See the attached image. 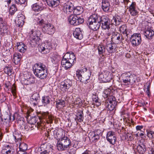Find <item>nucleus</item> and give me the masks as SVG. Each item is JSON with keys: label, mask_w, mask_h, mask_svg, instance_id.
I'll use <instances>...</instances> for the list:
<instances>
[{"label": "nucleus", "mask_w": 154, "mask_h": 154, "mask_svg": "<svg viewBox=\"0 0 154 154\" xmlns=\"http://www.w3.org/2000/svg\"><path fill=\"white\" fill-rule=\"evenodd\" d=\"M33 71L35 75L41 79H45L48 75L46 66L41 63L35 65L33 67Z\"/></svg>", "instance_id": "obj_1"}, {"label": "nucleus", "mask_w": 154, "mask_h": 154, "mask_svg": "<svg viewBox=\"0 0 154 154\" xmlns=\"http://www.w3.org/2000/svg\"><path fill=\"white\" fill-rule=\"evenodd\" d=\"M108 92L105 90L103 92V96L104 98L108 97L107 100L106 101L105 105L110 111L113 110L115 108L117 102L115 97L113 96H109Z\"/></svg>", "instance_id": "obj_2"}, {"label": "nucleus", "mask_w": 154, "mask_h": 154, "mask_svg": "<svg viewBox=\"0 0 154 154\" xmlns=\"http://www.w3.org/2000/svg\"><path fill=\"white\" fill-rule=\"evenodd\" d=\"M98 15L97 14H94L91 15L89 18L88 22L89 27L94 31H97L99 28L100 23L98 18Z\"/></svg>", "instance_id": "obj_3"}, {"label": "nucleus", "mask_w": 154, "mask_h": 154, "mask_svg": "<svg viewBox=\"0 0 154 154\" xmlns=\"http://www.w3.org/2000/svg\"><path fill=\"white\" fill-rule=\"evenodd\" d=\"M71 141L67 137L64 136L58 141L57 147L59 150L63 151L70 148Z\"/></svg>", "instance_id": "obj_4"}, {"label": "nucleus", "mask_w": 154, "mask_h": 154, "mask_svg": "<svg viewBox=\"0 0 154 154\" xmlns=\"http://www.w3.org/2000/svg\"><path fill=\"white\" fill-rule=\"evenodd\" d=\"M123 85H127L134 83L137 80L136 75L131 74L130 72L123 73L122 75Z\"/></svg>", "instance_id": "obj_5"}, {"label": "nucleus", "mask_w": 154, "mask_h": 154, "mask_svg": "<svg viewBox=\"0 0 154 154\" xmlns=\"http://www.w3.org/2000/svg\"><path fill=\"white\" fill-rule=\"evenodd\" d=\"M30 33L29 44L32 47H35L37 46L39 43V41L40 39L39 36L38 35L40 34L39 31H34L32 30Z\"/></svg>", "instance_id": "obj_6"}, {"label": "nucleus", "mask_w": 154, "mask_h": 154, "mask_svg": "<svg viewBox=\"0 0 154 154\" xmlns=\"http://www.w3.org/2000/svg\"><path fill=\"white\" fill-rule=\"evenodd\" d=\"M99 21L100 24H101V27L104 29H109L110 28V20L108 17L106 15H103L101 17L98 15Z\"/></svg>", "instance_id": "obj_7"}, {"label": "nucleus", "mask_w": 154, "mask_h": 154, "mask_svg": "<svg viewBox=\"0 0 154 154\" xmlns=\"http://www.w3.org/2000/svg\"><path fill=\"white\" fill-rule=\"evenodd\" d=\"M103 131L100 129L96 130L90 132L88 134L89 138L91 141L95 142L99 139L100 137L102 136Z\"/></svg>", "instance_id": "obj_8"}, {"label": "nucleus", "mask_w": 154, "mask_h": 154, "mask_svg": "<svg viewBox=\"0 0 154 154\" xmlns=\"http://www.w3.org/2000/svg\"><path fill=\"white\" fill-rule=\"evenodd\" d=\"M130 41L133 46H137L141 42V35L140 33H134L130 38Z\"/></svg>", "instance_id": "obj_9"}, {"label": "nucleus", "mask_w": 154, "mask_h": 154, "mask_svg": "<svg viewBox=\"0 0 154 154\" xmlns=\"http://www.w3.org/2000/svg\"><path fill=\"white\" fill-rule=\"evenodd\" d=\"M99 78L103 82H109L112 79L109 72L104 71L100 73L99 75Z\"/></svg>", "instance_id": "obj_10"}, {"label": "nucleus", "mask_w": 154, "mask_h": 154, "mask_svg": "<svg viewBox=\"0 0 154 154\" xmlns=\"http://www.w3.org/2000/svg\"><path fill=\"white\" fill-rule=\"evenodd\" d=\"M51 49L52 47L51 43L48 42L42 44L38 48L39 51L44 54L49 52Z\"/></svg>", "instance_id": "obj_11"}, {"label": "nucleus", "mask_w": 154, "mask_h": 154, "mask_svg": "<svg viewBox=\"0 0 154 154\" xmlns=\"http://www.w3.org/2000/svg\"><path fill=\"white\" fill-rule=\"evenodd\" d=\"M55 30L54 26L49 23L45 24L42 29L43 32L49 35L53 34Z\"/></svg>", "instance_id": "obj_12"}, {"label": "nucleus", "mask_w": 154, "mask_h": 154, "mask_svg": "<svg viewBox=\"0 0 154 154\" xmlns=\"http://www.w3.org/2000/svg\"><path fill=\"white\" fill-rule=\"evenodd\" d=\"M72 85V82L70 80H66L61 82L60 88L63 91H67Z\"/></svg>", "instance_id": "obj_13"}, {"label": "nucleus", "mask_w": 154, "mask_h": 154, "mask_svg": "<svg viewBox=\"0 0 154 154\" xmlns=\"http://www.w3.org/2000/svg\"><path fill=\"white\" fill-rule=\"evenodd\" d=\"M74 9L73 4L71 2H68L65 3L63 6V11L66 14H69Z\"/></svg>", "instance_id": "obj_14"}, {"label": "nucleus", "mask_w": 154, "mask_h": 154, "mask_svg": "<svg viewBox=\"0 0 154 154\" xmlns=\"http://www.w3.org/2000/svg\"><path fill=\"white\" fill-rule=\"evenodd\" d=\"M2 154H15V150L11 145H6L1 151Z\"/></svg>", "instance_id": "obj_15"}, {"label": "nucleus", "mask_w": 154, "mask_h": 154, "mask_svg": "<svg viewBox=\"0 0 154 154\" xmlns=\"http://www.w3.org/2000/svg\"><path fill=\"white\" fill-rule=\"evenodd\" d=\"M8 26L6 22L2 17H0V34L3 35L4 33L7 32Z\"/></svg>", "instance_id": "obj_16"}, {"label": "nucleus", "mask_w": 154, "mask_h": 154, "mask_svg": "<svg viewBox=\"0 0 154 154\" xmlns=\"http://www.w3.org/2000/svg\"><path fill=\"white\" fill-rule=\"evenodd\" d=\"M122 38L121 34L114 32L112 33V36L111 41L115 44H118L121 42Z\"/></svg>", "instance_id": "obj_17"}, {"label": "nucleus", "mask_w": 154, "mask_h": 154, "mask_svg": "<svg viewBox=\"0 0 154 154\" xmlns=\"http://www.w3.org/2000/svg\"><path fill=\"white\" fill-rule=\"evenodd\" d=\"M63 58L67 60L73 65L76 62V58L74 54L73 53L70 54L68 53H66L63 57Z\"/></svg>", "instance_id": "obj_18"}, {"label": "nucleus", "mask_w": 154, "mask_h": 154, "mask_svg": "<svg viewBox=\"0 0 154 154\" xmlns=\"http://www.w3.org/2000/svg\"><path fill=\"white\" fill-rule=\"evenodd\" d=\"M52 147H53L51 146V145L45 143L41 145L40 149H42L41 151L43 150V152H46L49 153V152L52 151Z\"/></svg>", "instance_id": "obj_19"}, {"label": "nucleus", "mask_w": 154, "mask_h": 154, "mask_svg": "<svg viewBox=\"0 0 154 154\" xmlns=\"http://www.w3.org/2000/svg\"><path fill=\"white\" fill-rule=\"evenodd\" d=\"M73 35L75 38L81 40L83 38V35L81 29L79 28H76L73 31Z\"/></svg>", "instance_id": "obj_20"}, {"label": "nucleus", "mask_w": 154, "mask_h": 154, "mask_svg": "<svg viewBox=\"0 0 154 154\" xmlns=\"http://www.w3.org/2000/svg\"><path fill=\"white\" fill-rule=\"evenodd\" d=\"M30 100L32 102L35 101L33 103L34 106L36 105L40 100L39 94L36 92L33 94L30 98Z\"/></svg>", "instance_id": "obj_21"}, {"label": "nucleus", "mask_w": 154, "mask_h": 154, "mask_svg": "<svg viewBox=\"0 0 154 154\" xmlns=\"http://www.w3.org/2000/svg\"><path fill=\"white\" fill-rule=\"evenodd\" d=\"M61 64L62 66L66 69H67L70 68L73 65L69 62L66 59L63 58L61 61Z\"/></svg>", "instance_id": "obj_22"}, {"label": "nucleus", "mask_w": 154, "mask_h": 154, "mask_svg": "<svg viewBox=\"0 0 154 154\" xmlns=\"http://www.w3.org/2000/svg\"><path fill=\"white\" fill-rule=\"evenodd\" d=\"M109 3L107 0H102V7L104 11L108 12L109 10Z\"/></svg>", "instance_id": "obj_23"}, {"label": "nucleus", "mask_w": 154, "mask_h": 154, "mask_svg": "<svg viewBox=\"0 0 154 154\" xmlns=\"http://www.w3.org/2000/svg\"><path fill=\"white\" fill-rule=\"evenodd\" d=\"M48 5L51 7L57 6L60 3V0H46Z\"/></svg>", "instance_id": "obj_24"}, {"label": "nucleus", "mask_w": 154, "mask_h": 154, "mask_svg": "<svg viewBox=\"0 0 154 154\" xmlns=\"http://www.w3.org/2000/svg\"><path fill=\"white\" fill-rule=\"evenodd\" d=\"M144 35L149 39H152L154 35V31L150 29H148L145 31Z\"/></svg>", "instance_id": "obj_25"}, {"label": "nucleus", "mask_w": 154, "mask_h": 154, "mask_svg": "<svg viewBox=\"0 0 154 154\" xmlns=\"http://www.w3.org/2000/svg\"><path fill=\"white\" fill-rule=\"evenodd\" d=\"M78 18V16L76 15H71L68 18L69 22L72 25L77 26V19Z\"/></svg>", "instance_id": "obj_26"}, {"label": "nucleus", "mask_w": 154, "mask_h": 154, "mask_svg": "<svg viewBox=\"0 0 154 154\" xmlns=\"http://www.w3.org/2000/svg\"><path fill=\"white\" fill-rule=\"evenodd\" d=\"M135 3L132 2L129 7V11L131 15L136 16L138 14V12L135 9Z\"/></svg>", "instance_id": "obj_27"}, {"label": "nucleus", "mask_w": 154, "mask_h": 154, "mask_svg": "<svg viewBox=\"0 0 154 154\" xmlns=\"http://www.w3.org/2000/svg\"><path fill=\"white\" fill-rule=\"evenodd\" d=\"M27 47L22 42L17 43V49L18 51L21 53L24 52L26 50Z\"/></svg>", "instance_id": "obj_28"}, {"label": "nucleus", "mask_w": 154, "mask_h": 154, "mask_svg": "<svg viewBox=\"0 0 154 154\" xmlns=\"http://www.w3.org/2000/svg\"><path fill=\"white\" fill-rule=\"evenodd\" d=\"M22 57L21 54L19 53H15L14 54L13 60L14 63L17 64L19 63Z\"/></svg>", "instance_id": "obj_29"}, {"label": "nucleus", "mask_w": 154, "mask_h": 154, "mask_svg": "<svg viewBox=\"0 0 154 154\" xmlns=\"http://www.w3.org/2000/svg\"><path fill=\"white\" fill-rule=\"evenodd\" d=\"M122 20L119 16L114 17L111 20V23L116 26H118L120 24Z\"/></svg>", "instance_id": "obj_30"}, {"label": "nucleus", "mask_w": 154, "mask_h": 154, "mask_svg": "<svg viewBox=\"0 0 154 154\" xmlns=\"http://www.w3.org/2000/svg\"><path fill=\"white\" fill-rule=\"evenodd\" d=\"M27 147L28 145L26 143H20L19 146L20 151L18 152V154H20L21 152H24L23 154H25V151L27 149Z\"/></svg>", "instance_id": "obj_31"}, {"label": "nucleus", "mask_w": 154, "mask_h": 154, "mask_svg": "<svg viewBox=\"0 0 154 154\" xmlns=\"http://www.w3.org/2000/svg\"><path fill=\"white\" fill-rule=\"evenodd\" d=\"M32 9L35 11L38 12L43 10V8L41 4L39 5L37 3L33 4L32 6Z\"/></svg>", "instance_id": "obj_32"}, {"label": "nucleus", "mask_w": 154, "mask_h": 154, "mask_svg": "<svg viewBox=\"0 0 154 154\" xmlns=\"http://www.w3.org/2000/svg\"><path fill=\"white\" fill-rule=\"evenodd\" d=\"M83 12V9L82 7L77 6L75 8L74 7V9L73 12L74 15H79L82 13Z\"/></svg>", "instance_id": "obj_33"}, {"label": "nucleus", "mask_w": 154, "mask_h": 154, "mask_svg": "<svg viewBox=\"0 0 154 154\" xmlns=\"http://www.w3.org/2000/svg\"><path fill=\"white\" fill-rule=\"evenodd\" d=\"M137 149L139 153L142 154L144 153L146 150L145 146L143 144L138 145L137 147Z\"/></svg>", "instance_id": "obj_34"}, {"label": "nucleus", "mask_w": 154, "mask_h": 154, "mask_svg": "<svg viewBox=\"0 0 154 154\" xmlns=\"http://www.w3.org/2000/svg\"><path fill=\"white\" fill-rule=\"evenodd\" d=\"M29 123L31 125L35 124L37 121L38 118L36 116L31 117L29 116L27 118Z\"/></svg>", "instance_id": "obj_35"}, {"label": "nucleus", "mask_w": 154, "mask_h": 154, "mask_svg": "<svg viewBox=\"0 0 154 154\" xmlns=\"http://www.w3.org/2000/svg\"><path fill=\"white\" fill-rule=\"evenodd\" d=\"M91 75V74L90 72H86L84 73L82 77V82L86 84L87 83L86 82L87 80L90 79Z\"/></svg>", "instance_id": "obj_36"}, {"label": "nucleus", "mask_w": 154, "mask_h": 154, "mask_svg": "<svg viewBox=\"0 0 154 154\" xmlns=\"http://www.w3.org/2000/svg\"><path fill=\"white\" fill-rule=\"evenodd\" d=\"M106 49L108 52L112 53L116 51V47L114 45L112 44H108L106 46Z\"/></svg>", "instance_id": "obj_37"}, {"label": "nucleus", "mask_w": 154, "mask_h": 154, "mask_svg": "<svg viewBox=\"0 0 154 154\" xmlns=\"http://www.w3.org/2000/svg\"><path fill=\"white\" fill-rule=\"evenodd\" d=\"M24 16L23 15L18 17V20L17 21V23L18 26H22L24 24Z\"/></svg>", "instance_id": "obj_38"}, {"label": "nucleus", "mask_w": 154, "mask_h": 154, "mask_svg": "<svg viewBox=\"0 0 154 154\" xmlns=\"http://www.w3.org/2000/svg\"><path fill=\"white\" fill-rule=\"evenodd\" d=\"M65 102L64 100H58L56 101V107L58 109L64 107L65 106Z\"/></svg>", "instance_id": "obj_39"}, {"label": "nucleus", "mask_w": 154, "mask_h": 154, "mask_svg": "<svg viewBox=\"0 0 154 154\" xmlns=\"http://www.w3.org/2000/svg\"><path fill=\"white\" fill-rule=\"evenodd\" d=\"M13 137L15 139V142H19L21 141V135L17 131H15L13 133Z\"/></svg>", "instance_id": "obj_40"}, {"label": "nucleus", "mask_w": 154, "mask_h": 154, "mask_svg": "<svg viewBox=\"0 0 154 154\" xmlns=\"http://www.w3.org/2000/svg\"><path fill=\"white\" fill-rule=\"evenodd\" d=\"M12 69V67L11 66L8 65V66H5V67L4 69V70L5 73L9 75H11Z\"/></svg>", "instance_id": "obj_41"}, {"label": "nucleus", "mask_w": 154, "mask_h": 154, "mask_svg": "<svg viewBox=\"0 0 154 154\" xmlns=\"http://www.w3.org/2000/svg\"><path fill=\"white\" fill-rule=\"evenodd\" d=\"M60 59V56L55 54H54L51 57V61L53 63H57Z\"/></svg>", "instance_id": "obj_42"}, {"label": "nucleus", "mask_w": 154, "mask_h": 154, "mask_svg": "<svg viewBox=\"0 0 154 154\" xmlns=\"http://www.w3.org/2000/svg\"><path fill=\"white\" fill-rule=\"evenodd\" d=\"M50 99V98L48 96L42 97V102L44 106H45L46 105L49 103Z\"/></svg>", "instance_id": "obj_43"}, {"label": "nucleus", "mask_w": 154, "mask_h": 154, "mask_svg": "<svg viewBox=\"0 0 154 154\" xmlns=\"http://www.w3.org/2000/svg\"><path fill=\"white\" fill-rule=\"evenodd\" d=\"M2 119V121H3V119L5 120H12L13 121H14L15 119V118L14 116H11L8 115V114L6 113L3 116Z\"/></svg>", "instance_id": "obj_44"}, {"label": "nucleus", "mask_w": 154, "mask_h": 154, "mask_svg": "<svg viewBox=\"0 0 154 154\" xmlns=\"http://www.w3.org/2000/svg\"><path fill=\"white\" fill-rule=\"evenodd\" d=\"M105 48L102 45H100L98 47V50L99 55H102L105 53Z\"/></svg>", "instance_id": "obj_45"}, {"label": "nucleus", "mask_w": 154, "mask_h": 154, "mask_svg": "<svg viewBox=\"0 0 154 154\" xmlns=\"http://www.w3.org/2000/svg\"><path fill=\"white\" fill-rule=\"evenodd\" d=\"M82 71H77L76 72V75L75 77L77 81H80L82 82Z\"/></svg>", "instance_id": "obj_46"}, {"label": "nucleus", "mask_w": 154, "mask_h": 154, "mask_svg": "<svg viewBox=\"0 0 154 154\" xmlns=\"http://www.w3.org/2000/svg\"><path fill=\"white\" fill-rule=\"evenodd\" d=\"M127 27L125 25H122L119 27V31L121 32L123 34H125L126 36H128V32L126 31Z\"/></svg>", "instance_id": "obj_47"}, {"label": "nucleus", "mask_w": 154, "mask_h": 154, "mask_svg": "<svg viewBox=\"0 0 154 154\" xmlns=\"http://www.w3.org/2000/svg\"><path fill=\"white\" fill-rule=\"evenodd\" d=\"M18 124L19 125V126L20 129L23 130L24 129L25 130L26 129V123L24 120L23 121H19Z\"/></svg>", "instance_id": "obj_48"}, {"label": "nucleus", "mask_w": 154, "mask_h": 154, "mask_svg": "<svg viewBox=\"0 0 154 154\" xmlns=\"http://www.w3.org/2000/svg\"><path fill=\"white\" fill-rule=\"evenodd\" d=\"M107 140L109 143L112 145H114L115 143L116 140V137H108L106 138Z\"/></svg>", "instance_id": "obj_49"}, {"label": "nucleus", "mask_w": 154, "mask_h": 154, "mask_svg": "<svg viewBox=\"0 0 154 154\" xmlns=\"http://www.w3.org/2000/svg\"><path fill=\"white\" fill-rule=\"evenodd\" d=\"M17 11V8L15 5L13 4L9 9V12L11 15H13Z\"/></svg>", "instance_id": "obj_50"}, {"label": "nucleus", "mask_w": 154, "mask_h": 154, "mask_svg": "<svg viewBox=\"0 0 154 154\" xmlns=\"http://www.w3.org/2000/svg\"><path fill=\"white\" fill-rule=\"evenodd\" d=\"M147 135L150 139H154V131L151 130L147 131Z\"/></svg>", "instance_id": "obj_51"}, {"label": "nucleus", "mask_w": 154, "mask_h": 154, "mask_svg": "<svg viewBox=\"0 0 154 154\" xmlns=\"http://www.w3.org/2000/svg\"><path fill=\"white\" fill-rule=\"evenodd\" d=\"M145 86H146L147 88H145L144 89L145 91H146V93L147 94L148 96L149 97L150 96V84L149 83V84L147 85V84L145 85Z\"/></svg>", "instance_id": "obj_52"}, {"label": "nucleus", "mask_w": 154, "mask_h": 154, "mask_svg": "<svg viewBox=\"0 0 154 154\" xmlns=\"http://www.w3.org/2000/svg\"><path fill=\"white\" fill-rule=\"evenodd\" d=\"M83 113H79L78 115L77 116V118L78 121L79 122H81L83 121L84 117L82 115Z\"/></svg>", "instance_id": "obj_53"}, {"label": "nucleus", "mask_w": 154, "mask_h": 154, "mask_svg": "<svg viewBox=\"0 0 154 154\" xmlns=\"http://www.w3.org/2000/svg\"><path fill=\"white\" fill-rule=\"evenodd\" d=\"M111 137H116L114 132L113 131H109L108 132L107 134L106 138Z\"/></svg>", "instance_id": "obj_54"}, {"label": "nucleus", "mask_w": 154, "mask_h": 154, "mask_svg": "<svg viewBox=\"0 0 154 154\" xmlns=\"http://www.w3.org/2000/svg\"><path fill=\"white\" fill-rule=\"evenodd\" d=\"M84 22V20L83 18L80 17H78V18L77 19V25H79L80 24Z\"/></svg>", "instance_id": "obj_55"}, {"label": "nucleus", "mask_w": 154, "mask_h": 154, "mask_svg": "<svg viewBox=\"0 0 154 154\" xmlns=\"http://www.w3.org/2000/svg\"><path fill=\"white\" fill-rule=\"evenodd\" d=\"M15 2L17 4H22L25 3L26 0H15Z\"/></svg>", "instance_id": "obj_56"}, {"label": "nucleus", "mask_w": 154, "mask_h": 154, "mask_svg": "<svg viewBox=\"0 0 154 154\" xmlns=\"http://www.w3.org/2000/svg\"><path fill=\"white\" fill-rule=\"evenodd\" d=\"M105 59V57L103 54H102L99 58V62L101 63H102L104 62V60Z\"/></svg>", "instance_id": "obj_57"}, {"label": "nucleus", "mask_w": 154, "mask_h": 154, "mask_svg": "<svg viewBox=\"0 0 154 154\" xmlns=\"http://www.w3.org/2000/svg\"><path fill=\"white\" fill-rule=\"evenodd\" d=\"M17 122L18 123L19 121H24V119L23 117H21L18 115L17 118Z\"/></svg>", "instance_id": "obj_58"}, {"label": "nucleus", "mask_w": 154, "mask_h": 154, "mask_svg": "<svg viewBox=\"0 0 154 154\" xmlns=\"http://www.w3.org/2000/svg\"><path fill=\"white\" fill-rule=\"evenodd\" d=\"M48 117V121L50 123H52V121L53 120L54 117L52 116H51L48 115L47 116Z\"/></svg>", "instance_id": "obj_59"}, {"label": "nucleus", "mask_w": 154, "mask_h": 154, "mask_svg": "<svg viewBox=\"0 0 154 154\" xmlns=\"http://www.w3.org/2000/svg\"><path fill=\"white\" fill-rule=\"evenodd\" d=\"M93 102L95 103H98V104H97V106H99L100 105V103L98 101V97L94 98L93 99Z\"/></svg>", "instance_id": "obj_60"}, {"label": "nucleus", "mask_w": 154, "mask_h": 154, "mask_svg": "<svg viewBox=\"0 0 154 154\" xmlns=\"http://www.w3.org/2000/svg\"><path fill=\"white\" fill-rule=\"evenodd\" d=\"M4 54H6V56H10L11 54V52L10 51V50L9 49L8 50L7 49L6 50L5 52H4Z\"/></svg>", "instance_id": "obj_61"}, {"label": "nucleus", "mask_w": 154, "mask_h": 154, "mask_svg": "<svg viewBox=\"0 0 154 154\" xmlns=\"http://www.w3.org/2000/svg\"><path fill=\"white\" fill-rule=\"evenodd\" d=\"M81 101V100L80 98H78L76 99L75 100V103L76 104H80Z\"/></svg>", "instance_id": "obj_62"}, {"label": "nucleus", "mask_w": 154, "mask_h": 154, "mask_svg": "<svg viewBox=\"0 0 154 154\" xmlns=\"http://www.w3.org/2000/svg\"><path fill=\"white\" fill-rule=\"evenodd\" d=\"M143 125H138L136 127V129L137 130H140L143 128Z\"/></svg>", "instance_id": "obj_63"}, {"label": "nucleus", "mask_w": 154, "mask_h": 154, "mask_svg": "<svg viewBox=\"0 0 154 154\" xmlns=\"http://www.w3.org/2000/svg\"><path fill=\"white\" fill-rule=\"evenodd\" d=\"M82 154H91V151L88 150H86Z\"/></svg>", "instance_id": "obj_64"}]
</instances>
